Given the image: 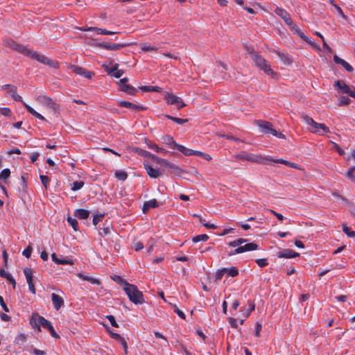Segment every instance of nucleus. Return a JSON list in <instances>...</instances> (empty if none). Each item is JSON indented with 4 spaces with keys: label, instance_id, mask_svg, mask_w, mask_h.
Wrapping results in <instances>:
<instances>
[{
    "label": "nucleus",
    "instance_id": "obj_11",
    "mask_svg": "<svg viewBox=\"0 0 355 355\" xmlns=\"http://www.w3.org/2000/svg\"><path fill=\"white\" fill-rule=\"evenodd\" d=\"M165 99L168 104L175 105L179 110L186 106V104L182 101L180 97L175 96L173 94L168 93L165 96Z\"/></svg>",
    "mask_w": 355,
    "mask_h": 355
},
{
    "label": "nucleus",
    "instance_id": "obj_13",
    "mask_svg": "<svg viewBox=\"0 0 355 355\" xmlns=\"http://www.w3.org/2000/svg\"><path fill=\"white\" fill-rule=\"evenodd\" d=\"M275 14H277L278 16H279L285 23L291 28L295 24L293 23L292 19L291 18L289 14L283 8H276L275 10Z\"/></svg>",
    "mask_w": 355,
    "mask_h": 355
},
{
    "label": "nucleus",
    "instance_id": "obj_40",
    "mask_svg": "<svg viewBox=\"0 0 355 355\" xmlns=\"http://www.w3.org/2000/svg\"><path fill=\"white\" fill-rule=\"evenodd\" d=\"M209 239V236L207 234H200L196 236L193 237L192 241L194 243H198L199 241H205Z\"/></svg>",
    "mask_w": 355,
    "mask_h": 355
},
{
    "label": "nucleus",
    "instance_id": "obj_1",
    "mask_svg": "<svg viewBox=\"0 0 355 355\" xmlns=\"http://www.w3.org/2000/svg\"><path fill=\"white\" fill-rule=\"evenodd\" d=\"M8 44L10 46H11L13 49H15L16 50L19 51V52H21L24 55L30 56L33 59L37 60L39 62H40L42 64L49 65L53 68H57L58 66V62L49 59L47 57H46L45 55H44L42 54H40L37 52L33 51L22 45L15 44L12 41H10V43L9 42Z\"/></svg>",
    "mask_w": 355,
    "mask_h": 355
},
{
    "label": "nucleus",
    "instance_id": "obj_28",
    "mask_svg": "<svg viewBox=\"0 0 355 355\" xmlns=\"http://www.w3.org/2000/svg\"><path fill=\"white\" fill-rule=\"evenodd\" d=\"M102 46L106 50H119L123 46L124 44H114V43H105L102 44Z\"/></svg>",
    "mask_w": 355,
    "mask_h": 355
},
{
    "label": "nucleus",
    "instance_id": "obj_34",
    "mask_svg": "<svg viewBox=\"0 0 355 355\" xmlns=\"http://www.w3.org/2000/svg\"><path fill=\"white\" fill-rule=\"evenodd\" d=\"M293 31H295L302 40L304 41H308V37L304 35V34L301 31L300 29L297 27L296 24H294L293 26L290 28Z\"/></svg>",
    "mask_w": 355,
    "mask_h": 355
},
{
    "label": "nucleus",
    "instance_id": "obj_14",
    "mask_svg": "<svg viewBox=\"0 0 355 355\" xmlns=\"http://www.w3.org/2000/svg\"><path fill=\"white\" fill-rule=\"evenodd\" d=\"M128 79L127 78H123L121 79L119 82V85L121 87V89L131 95H134L137 92V89L133 87L132 86L128 85L126 83L128 82Z\"/></svg>",
    "mask_w": 355,
    "mask_h": 355
},
{
    "label": "nucleus",
    "instance_id": "obj_8",
    "mask_svg": "<svg viewBox=\"0 0 355 355\" xmlns=\"http://www.w3.org/2000/svg\"><path fill=\"white\" fill-rule=\"evenodd\" d=\"M236 157L241 160H247L251 162L266 164L265 159H267L266 157H262L261 156L248 153L246 152H241L239 154L236 155Z\"/></svg>",
    "mask_w": 355,
    "mask_h": 355
},
{
    "label": "nucleus",
    "instance_id": "obj_57",
    "mask_svg": "<svg viewBox=\"0 0 355 355\" xmlns=\"http://www.w3.org/2000/svg\"><path fill=\"white\" fill-rule=\"evenodd\" d=\"M40 178L41 180V182H42V184L46 188L48 184H49V178L46 175H41L40 176Z\"/></svg>",
    "mask_w": 355,
    "mask_h": 355
},
{
    "label": "nucleus",
    "instance_id": "obj_19",
    "mask_svg": "<svg viewBox=\"0 0 355 355\" xmlns=\"http://www.w3.org/2000/svg\"><path fill=\"white\" fill-rule=\"evenodd\" d=\"M144 168L148 175L152 178H157L162 175V173L158 169L154 168L147 163H144Z\"/></svg>",
    "mask_w": 355,
    "mask_h": 355
},
{
    "label": "nucleus",
    "instance_id": "obj_21",
    "mask_svg": "<svg viewBox=\"0 0 355 355\" xmlns=\"http://www.w3.org/2000/svg\"><path fill=\"white\" fill-rule=\"evenodd\" d=\"M105 68L108 73L111 74L116 78H120L123 74V71L118 69V64H116L114 67L105 66Z\"/></svg>",
    "mask_w": 355,
    "mask_h": 355
},
{
    "label": "nucleus",
    "instance_id": "obj_6",
    "mask_svg": "<svg viewBox=\"0 0 355 355\" xmlns=\"http://www.w3.org/2000/svg\"><path fill=\"white\" fill-rule=\"evenodd\" d=\"M252 59L256 66L263 71L266 75L270 76L273 78H277L276 73L273 71L268 62L263 58L257 54H252Z\"/></svg>",
    "mask_w": 355,
    "mask_h": 355
},
{
    "label": "nucleus",
    "instance_id": "obj_30",
    "mask_svg": "<svg viewBox=\"0 0 355 355\" xmlns=\"http://www.w3.org/2000/svg\"><path fill=\"white\" fill-rule=\"evenodd\" d=\"M177 149L187 156L194 155L196 153V150L187 148V147L180 144L178 146Z\"/></svg>",
    "mask_w": 355,
    "mask_h": 355
},
{
    "label": "nucleus",
    "instance_id": "obj_60",
    "mask_svg": "<svg viewBox=\"0 0 355 355\" xmlns=\"http://www.w3.org/2000/svg\"><path fill=\"white\" fill-rule=\"evenodd\" d=\"M32 248L31 246L27 247L22 252V254L26 258H29L31 255Z\"/></svg>",
    "mask_w": 355,
    "mask_h": 355
},
{
    "label": "nucleus",
    "instance_id": "obj_42",
    "mask_svg": "<svg viewBox=\"0 0 355 355\" xmlns=\"http://www.w3.org/2000/svg\"><path fill=\"white\" fill-rule=\"evenodd\" d=\"M67 222L73 227V229L75 231H77V230H78V221H77V220L76 218H73L72 217H68L67 218Z\"/></svg>",
    "mask_w": 355,
    "mask_h": 355
},
{
    "label": "nucleus",
    "instance_id": "obj_15",
    "mask_svg": "<svg viewBox=\"0 0 355 355\" xmlns=\"http://www.w3.org/2000/svg\"><path fill=\"white\" fill-rule=\"evenodd\" d=\"M69 69L75 73L83 76L86 78L90 79L92 78L93 73L89 71H87L85 69L76 66V65H70Z\"/></svg>",
    "mask_w": 355,
    "mask_h": 355
},
{
    "label": "nucleus",
    "instance_id": "obj_10",
    "mask_svg": "<svg viewBox=\"0 0 355 355\" xmlns=\"http://www.w3.org/2000/svg\"><path fill=\"white\" fill-rule=\"evenodd\" d=\"M36 101L41 105L45 106L46 108L55 111L58 109V105L53 100L46 96H38Z\"/></svg>",
    "mask_w": 355,
    "mask_h": 355
},
{
    "label": "nucleus",
    "instance_id": "obj_44",
    "mask_svg": "<svg viewBox=\"0 0 355 355\" xmlns=\"http://www.w3.org/2000/svg\"><path fill=\"white\" fill-rule=\"evenodd\" d=\"M115 176L119 180H125L127 178V174L122 171H117L115 172Z\"/></svg>",
    "mask_w": 355,
    "mask_h": 355
},
{
    "label": "nucleus",
    "instance_id": "obj_27",
    "mask_svg": "<svg viewBox=\"0 0 355 355\" xmlns=\"http://www.w3.org/2000/svg\"><path fill=\"white\" fill-rule=\"evenodd\" d=\"M158 207V202L155 199H152L146 201L143 206L144 213H146L150 208Z\"/></svg>",
    "mask_w": 355,
    "mask_h": 355
},
{
    "label": "nucleus",
    "instance_id": "obj_9",
    "mask_svg": "<svg viewBox=\"0 0 355 355\" xmlns=\"http://www.w3.org/2000/svg\"><path fill=\"white\" fill-rule=\"evenodd\" d=\"M31 324L34 328L40 329L41 327L47 329L51 324L49 321L46 320L44 317L33 315L31 319Z\"/></svg>",
    "mask_w": 355,
    "mask_h": 355
},
{
    "label": "nucleus",
    "instance_id": "obj_23",
    "mask_svg": "<svg viewBox=\"0 0 355 355\" xmlns=\"http://www.w3.org/2000/svg\"><path fill=\"white\" fill-rule=\"evenodd\" d=\"M119 105L121 107H124L128 108V109L132 110H144V107L142 106L137 105H135V104H134L132 103H130V102H128V101H119Z\"/></svg>",
    "mask_w": 355,
    "mask_h": 355
},
{
    "label": "nucleus",
    "instance_id": "obj_51",
    "mask_svg": "<svg viewBox=\"0 0 355 355\" xmlns=\"http://www.w3.org/2000/svg\"><path fill=\"white\" fill-rule=\"evenodd\" d=\"M173 308L174 312H175L180 318H181L182 319H185V318H186L185 314L184 313V312L182 311L179 309V308L175 304H174L173 306Z\"/></svg>",
    "mask_w": 355,
    "mask_h": 355
},
{
    "label": "nucleus",
    "instance_id": "obj_25",
    "mask_svg": "<svg viewBox=\"0 0 355 355\" xmlns=\"http://www.w3.org/2000/svg\"><path fill=\"white\" fill-rule=\"evenodd\" d=\"M77 276L79 278H80L81 279H83L84 281H87V282H90L92 284H96V285H100L101 284V282H100V280L98 279L90 277L89 275H85V274H83L82 272L77 273Z\"/></svg>",
    "mask_w": 355,
    "mask_h": 355
},
{
    "label": "nucleus",
    "instance_id": "obj_3",
    "mask_svg": "<svg viewBox=\"0 0 355 355\" xmlns=\"http://www.w3.org/2000/svg\"><path fill=\"white\" fill-rule=\"evenodd\" d=\"M302 119L303 121L308 125V130L313 133L322 135L324 133L329 132V128L324 124L315 122L309 116H302Z\"/></svg>",
    "mask_w": 355,
    "mask_h": 355
},
{
    "label": "nucleus",
    "instance_id": "obj_39",
    "mask_svg": "<svg viewBox=\"0 0 355 355\" xmlns=\"http://www.w3.org/2000/svg\"><path fill=\"white\" fill-rule=\"evenodd\" d=\"M139 89L144 92H159L161 88L159 87H153V86H142L140 87Z\"/></svg>",
    "mask_w": 355,
    "mask_h": 355
},
{
    "label": "nucleus",
    "instance_id": "obj_18",
    "mask_svg": "<svg viewBox=\"0 0 355 355\" xmlns=\"http://www.w3.org/2000/svg\"><path fill=\"white\" fill-rule=\"evenodd\" d=\"M51 300L55 309L58 311L64 305V300L60 295L52 293Z\"/></svg>",
    "mask_w": 355,
    "mask_h": 355
},
{
    "label": "nucleus",
    "instance_id": "obj_2",
    "mask_svg": "<svg viewBox=\"0 0 355 355\" xmlns=\"http://www.w3.org/2000/svg\"><path fill=\"white\" fill-rule=\"evenodd\" d=\"M247 241L244 239H239L235 241H230L228 245L230 247H237L234 251L229 253L230 255H235L245 252L253 251L258 249V245L254 243H245Z\"/></svg>",
    "mask_w": 355,
    "mask_h": 355
},
{
    "label": "nucleus",
    "instance_id": "obj_55",
    "mask_svg": "<svg viewBox=\"0 0 355 355\" xmlns=\"http://www.w3.org/2000/svg\"><path fill=\"white\" fill-rule=\"evenodd\" d=\"M0 113L3 116H8L11 114V110L8 107H0Z\"/></svg>",
    "mask_w": 355,
    "mask_h": 355
},
{
    "label": "nucleus",
    "instance_id": "obj_37",
    "mask_svg": "<svg viewBox=\"0 0 355 355\" xmlns=\"http://www.w3.org/2000/svg\"><path fill=\"white\" fill-rule=\"evenodd\" d=\"M346 176L352 181L355 180V166H351L348 168L346 173Z\"/></svg>",
    "mask_w": 355,
    "mask_h": 355
},
{
    "label": "nucleus",
    "instance_id": "obj_7",
    "mask_svg": "<svg viewBox=\"0 0 355 355\" xmlns=\"http://www.w3.org/2000/svg\"><path fill=\"white\" fill-rule=\"evenodd\" d=\"M256 124L263 133L271 134L277 137L284 139H286L285 136L282 132H279L273 128L272 123L270 122L259 120L256 121Z\"/></svg>",
    "mask_w": 355,
    "mask_h": 355
},
{
    "label": "nucleus",
    "instance_id": "obj_16",
    "mask_svg": "<svg viewBox=\"0 0 355 355\" xmlns=\"http://www.w3.org/2000/svg\"><path fill=\"white\" fill-rule=\"evenodd\" d=\"M152 160L157 164H159L162 166L168 167V168L173 169V172H177V171H180V168L178 166L168 162L166 159L159 158L155 155L154 157H153Z\"/></svg>",
    "mask_w": 355,
    "mask_h": 355
},
{
    "label": "nucleus",
    "instance_id": "obj_36",
    "mask_svg": "<svg viewBox=\"0 0 355 355\" xmlns=\"http://www.w3.org/2000/svg\"><path fill=\"white\" fill-rule=\"evenodd\" d=\"M2 89L4 90L6 89L8 94L10 96L16 93V87L13 85H5L2 86Z\"/></svg>",
    "mask_w": 355,
    "mask_h": 355
},
{
    "label": "nucleus",
    "instance_id": "obj_33",
    "mask_svg": "<svg viewBox=\"0 0 355 355\" xmlns=\"http://www.w3.org/2000/svg\"><path fill=\"white\" fill-rule=\"evenodd\" d=\"M223 271L232 277L239 275V270L236 267L223 268Z\"/></svg>",
    "mask_w": 355,
    "mask_h": 355
},
{
    "label": "nucleus",
    "instance_id": "obj_12",
    "mask_svg": "<svg viewBox=\"0 0 355 355\" xmlns=\"http://www.w3.org/2000/svg\"><path fill=\"white\" fill-rule=\"evenodd\" d=\"M11 97L15 100V101H21L22 102V103L24 104V105L26 107V108L27 109V110L33 115L34 116L35 118L40 119V120H45V118L42 115L40 114V113H38L37 112H36L32 107H31L30 105H28V104H26L25 102H24L22 101V98L21 96L17 94L16 93L15 94H13L12 96H11Z\"/></svg>",
    "mask_w": 355,
    "mask_h": 355
},
{
    "label": "nucleus",
    "instance_id": "obj_54",
    "mask_svg": "<svg viewBox=\"0 0 355 355\" xmlns=\"http://www.w3.org/2000/svg\"><path fill=\"white\" fill-rule=\"evenodd\" d=\"M200 221L202 224V225L207 228L213 229V230L216 229V226L214 224L207 223L202 218L200 220Z\"/></svg>",
    "mask_w": 355,
    "mask_h": 355
},
{
    "label": "nucleus",
    "instance_id": "obj_26",
    "mask_svg": "<svg viewBox=\"0 0 355 355\" xmlns=\"http://www.w3.org/2000/svg\"><path fill=\"white\" fill-rule=\"evenodd\" d=\"M334 60L336 63L341 64L347 71H352L353 67L345 60L340 58L338 55H334Z\"/></svg>",
    "mask_w": 355,
    "mask_h": 355
},
{
    "label": "nucleus",
    "instance_id": "obj_31",
    "mask_svg": "<svg viewBox=\"0 0 355 355\" xmlns=\"http://www.w3.org/2000/svg\"><path fill=\"white\" fill-rule=\"evenodd\" d=\"M0 276L6 278L10 282L12 283L13 287H15L16 282L12 276L11 275V274H10L9 272H6L4 270H1Z\"/></svg>",
    "mask_w": 355,
    "mask_h": 355
},
{
    "label": "nucleus",
    "instance_id": "obj_49",
    "mask_svg": "<svg viewBox=\"0 0 355 355\" xmlns=\"http://www.w3.org/2000/svg\"><path fill=\"white\" fill-rule=\"evenodd\" d=\"M343 231L349 237H354L355 232L352 231L347 226H343Z\"/></svg>",
    "mask_w": 355,
    "mask_h": 355
},
{
    "label": "nucleus",
    "instance_id": "obj_24",
    "mask_svg": "<svg viewBox=\"0 0 355 355\" xmlns=\"http://www.w3.org/2000/svg\"><path fill=\"white\" fill-rule=\"evenodd\" d=\"M51 258L53 261L57 264L73 265L74 263V261L72 259H58L55 253L52 254Z\"/></svg>",
    "mask_w": 355,
    "mask_h": 355
},
{
    "label": "nucleus",
    "instance_id": "obj_43",
    "mask_svg": "<svg viewBox=\"0 0 355 355\" xmlns=\"http://www.w3.org/2000/svg\"><path fill=\"white\" fill-rule=\"evenodd\" d=\"M167 118L178 124H183L188 121L187 119H180V118H177V117H174V116H167Z\"/></svg>",
    "mask_w": 355,
    "mask_h": 355
},
{
    "label": "nucleus",
    "instance_id": "obj_46",
    "mask_svg": "<svg viewBox=\"0 0 355 355\" xmlns=\"http://www.w3.org/2000/svg\"><path fill=\"white\" fill-rule=\"evenodd\" d=\"M10 175V171L8 168L3 169L0 173V179L6 180Z\"/></svg>",
    "mask_w": 355,
    "mask_h": 355
},
{
    "label": "nucleus",
    "instance_id": "obj_22",
    "mask_svg": "<svg viewBox=\"0 0 355 355\" xmlns=\"http://www.w3.org/2000/svg\"><path fill=\"white\" fill-rule=\"evenodd\" d=\"M277 256L279 258L291 259L299 256V253L295 252L293 250L286 249L283 251L279 252Z\"/></svg>",
    "mask_w": 355,
    "mask_h": 355
},
{
    "label": "nucleus",
    "instance_id": "obj_35",
    "mask_svg": "<svg viewBox=\"0 0 355 355\" xmlns=\"http://www.w3.org/2000/svg\"><path fill=\"white\" fill-rule=\"evenodd\" d=\"M24 274L26 277V282H33V275L31 268H26L24 269Z\"/></svg>",
    "mask_w": 355,
    "mask_h": 355
},
{
    "label": "nucleus",
    "instance_id": "obj_38",
    "mask_svg": "<svg viewBox=\"0 0 355 355\" xmlns=\"http://www.w3.org/2000/svg\"><path fill=\"white\" fill-rule=\"evenodd\" d=\"M83 186H84V182H83V181L74 182L71 184V190L73 191H78L80 189H82Z\"/></svg>",
    "mask_w": 355,
    "mask_h": 355
},
{
    "label": "nucleus",
    "instance_id": "obj_52",
    "mask_svg": "<svg viewBox=\"0 0 355 355\" xmlns=\"http://www.w3.org/2000/svg\"><path fill=\"white\" fill-rule=\"evenodd\" d=\"M87 30L88 31L95 30V31H96V32L98 35H107V33H109L108 31H107L105 29L94 28V27H90Z\"/></svg>",
    "mask_w": 355,
    "mask_h": 355
},
{
    "label": "nucleus",
    "instance_id": "obj_17",
    "mask_svg": "<svg viewBox=\"0 0 355 355\" xmlns=\"http://www.w3.org/2000/svg\"><path fill=\"white\" fill-rule=\"evenodd\" d=\"M334 86L337 87L342 93L350 95L352 87L347 85L345 82L338 80L335 83Z\"/></svg>",
    "mask_w": 355,
    "mask_h": 355
},
{
    "label": "nucleus",
    "instance_id": "obj_47",
    "mask_svg": "<svg viewBox=\"0 0 355 355\" xmlns=\"http://www.w3.org/2000/svg\"><path fill=\"white\" fill-rule=\"evenodd\" d=\"M112 278L116 283L121 285H123L124 287L125 286V283H128L125 280H124L119 275H114Z\"/></svg>",
    "mask_w": 355,
    "mask_h": 355
},
{
    "label": "nucleus",
    "instance_id": "obj_50",
    "mask_svg": "<svg viewBox=\"0 0 355 355\" xmlns=\"http://www.w3.org/2000/svg\"><path fill=\"white\" fill-rule=\"evenodd\" d=\"M194 155L200 156L207 161H209L211 159V157L209 154L204 153L198 151V150H196V153Z\"/></svg>",
    "mask_w": 355,
    "mask_h": 355
},
{
    "label": "nucleus",
    "instance_id": "obj_48",
    "mask_svg": "<svg viewBox=\"0 0 355 355\" xmlns=\"http://www.w3.org/2000/svg\"><path fill=\"white\" fill-rule=\"evenodd\" d=\"M141 49L144 51H156L157 48L150 46L149 44H143L141 45Z\"/></svg>",
    "mask_w": 355,
    "mask_h": 355
},
{
    "label": "nucleus",
    "instance_id": "obj_61",
    "mask_svg": "<svg viewBox=\"0 0 355 355\" xmlns=\"http://www.w3.org/2000/svg\"><path fill=\"white\" fill-rule=\"evenodd\" d=\"M225 274V271H223V268L218 269L216 272V279L220 280L222 279L223 276Z\"/></svg>",
    "mask_w": 355,
    "mask_h": 355
},
{
    "label": "nucleus",
    "instance_id": "obj_41",
    "mask_svg": "<svg viewBox=\"0 0 355 355\" xmlns=\"http://www.w3.org/2000/svg\"><path fill=\"white\" fill-rule=\"evenodd\" d=\"M267 159H265V162H266L267 161H270V162H275V163H279V164H284L286 166H288V164H290V162L287 161V160H285V159H272V158H270V157H266Z\"/></svg>",
    "mask_w": 355,
    "mask_h": 355
},
{
    "label": "nucleus",
    "instance_id": "obj_32",
    "mask_svg": "<svg viewBox=\"0 0 355 355\" xmlns=\"http://www.w3.org/2000/svg\"><path fill=\"white\" fill-rule=\"evenodd\" d=\"M277 55L279 57V58L281 59L282 62L285 64H289L291 63L292 62V60L291 58L288 56V55L287 53H282V52H279L278 51L277 52Z\"/></svg>",
    "mask_w": 355,
    "mask_h": 355
},
{
    "label": "nucleus",
    "instance_id": "obj_53",
    "mask_svg": "<svg viewBox=\"0 0 355 355\" xmlns=\"http://www.w3.org/2000/svg\"><path fill=\"white\" fill-rule=\"evenodd\" d=\"M110 233V226L104 227L103 228L101 229L99 231V234L101 236H105L108 235Z\"/></svg>",
    "mask_w": 355,
    "mask_h": 355
},
{
    "label": "nucleus",
    "instance_id": "obj_20",
    "mask_svg": "<svg viewBox=\"0 0 355 355\" xmlns=\"http://www.w3.org/2000/svg\"><path fill=\"white\" fill-rule=\"evenodd\" d=\"M162 143L168 146L171 148H177L178 144H177L173 138L170 135H164L161 138Z\"/></svg>",
    "mask_w": 355,
    "mask_h": 355
},
{
    "label": "nucleus",
    "instance_id": "obj_64",
    "mask_svg": "<svg viewBox=\"0 0 355 355\" xmlns=\"http://www.w3.org/2000/svg\"><path fill=\"white\" fill-rule=\"evenodd\" d=\"M47 329L50 331L51 335L53 338H58L59 337V336L56 334V332L55 331V330L51 324L47 328Z\"/></svg>",
    "mask_w": 355,
    "mask_h": 355
},
{
    "label": "nucleus",
    "instance_id": "obj_59",
    "mask_svg": "<svg viewBox=\"0 0 355 355\" xmlns=\"http://www.w3.org/2000/svg\"><path fill=\"white\" fill-rule=\"evenodd\" d=\"M256 262H257V265L260 267H264L268 265V261H267L266 259H257Z\"/></svg>",
    "mask_w": 355,
    "mask_h": 355
},
{
    "label": "nucleus",
    "instance_id": "obj_63",
    "mask_svg": "<svg viewBox=\"0 0 355 355\" xmlns=\"http://www.w3.org/2000/svg\"><path fill=\"white\" fill-rule=\"evenodd\" d=\"M261 328H262V326L260 323H257L256 324V330H255V332H254V335L255 336L257 337H259L260 336V332L261 331Z\"/></svg>",
    "mask_w": 355,
    "mask_h": 355
},
{
    "label": "nucleus",
    "instance_id": "obj_62",
    "mask_svg": "<svg viewBox=\"0 0 355 355\" xmlns=\"http://www.w3.org/2000/svg\"><path fill=\"white\" fill-rule=\"evenodd\" d=\"M140 154L141 155H143L144 157L149 158L150 159H153V157L155 156L154 155L151 154L150 152L146 151V150H140Z\"/></svg>",
    "mask_w": 355,
    "mask_h": 355
},
{
    "label": "nucleus",
    "instance_id": "obj_29",
    "mask_svg": "<svg viewBox=\"0 0 355 355\" xmlns=\"http://www.w3.org/2000/svg\"><path fill=\"white\" fill-rule=\"evenodd\" d=\"M74 214L79 219H85L89 217V211L86 209H78L75 211Z\"/></svg>",
    "mask_w": 355,
    "mask_h": 355
},
{
    "label": "nucleus",
    "instance_id": "obj_45",
    "mask_svg": "<svg viewBox=\"0 0 355 355\" xmlns=\"http://www.w3.org/2000/svg\"><path fill=\"white\" fill-rule=\"evenodd\" d=\"M338 99H339L338 105L340 106L347 105L350 103V99L345 96H341L338 98Z\"/></svg>",
    "mask_w": 355,
    "mask_h": 355
},
{
    "label": "nucleus",
    "instance_id": "obj_4",
    "mask_svg": "<svg viewBox=\"0 0 355 355\" xmlns=\"http://www.w3.org/2000/svg\"><path fill=\"white\" fill-rule=\"evenodd\" d=\"M123 290L132 303L137 304H142L144 302L142 293L135 285L125 283Z\"/></svg>",
    "mask_w": 355,
    "mask_h": 355
},
{
    "label": "nucleus",
    "instance_id": "obj_58",
    "mask_svg": "<svg viewBox=\"0 0 355 355\" xmlns=\"http://www.w3.org/2000/svg\"><path fill=\"white\" fill-rule=\"evenodd\" d=\"M334 8L336 9L338 14L344 19L347 20V16L343 13L342 9L340 7H339L338 5H334Z\"/></svg>",
    "mask_w": 355,
    "mask_h": 355
},
{
    "label": "nucleus",
    "instance_id": "obj_5",
    "mask_svg": "<svg viewBox=\"0 0 355 355\" xmlns=\"http://www.w3.org/2000/svg\"><path fill=\"white\" fill-rule=\"evenodd\" d=\"M252 59L256 66L263 71L266 75L270 76L273 78H277L276 73L273 71L268 62L263 58L257 54H252Z\"/></svg>",
    "mask_w": 355,
    "mask_h": 355
},
{
    "label": "nucleus",
    "instance_id": "obj_56",
    "mask_svg": "<svg viewBox=\"0 0 355 355\" xmlns=\"http://www.w3.org/2000/svg\"><path fill=\"white\" fill-rule=\"evenodd\" d=\"M106 318L110 321L112 326L114 327H118V324L116 322L115 318L112 315H108L106 316Z\"/></svg>",
    "mask_w": 355,
    "mask_h": 355
}]
</instances>
